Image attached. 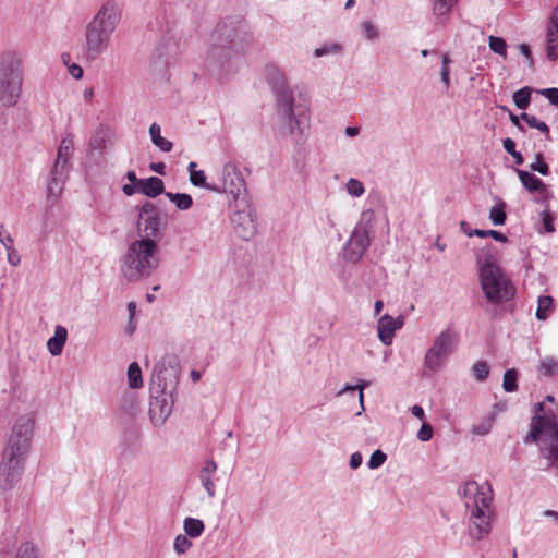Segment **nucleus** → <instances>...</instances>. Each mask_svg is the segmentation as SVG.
Masks as SVG:
<instances>
[{
    "label": "nucleus",
    "mask_w": 558,
    "mask_h": 558,
    "mask_svg": "<svg viewBox=\"0 0 558 558\" xmlns=\"http://www.w3.org/2000/svg\"><path fill=\"white\" fill-rule=\"evenodd\" d=\"M433 1V11L437 16L447 15L452 7L458 2V0H432Z\"/></svg>",
    "instance_id": "36"
},
{
    "label": "nucleus",
    "mask_w": 558,
    "mask_h": 558,
    "mask_svg": "<svg viewBox=\"0 0 558 558\" xmlns=\"http://www.w3.org/2000/svg\"><path fill=\"white\" fill-rule=\"evenodd\" d=\"M341 51H342L341 45L337 44V43H332V44L324 45L319 48H316L314 50V56L316 58H322V57L329 56V54H338Z\"/></svg>",
    "instance_id": "41"
},
{
    "label": "nucleus",
    "mask_w": 558,
    "mask_h": 558,
    "mask_svg": "<svg viewBox=\"0 0 558 558\" xmlns=\"http://www.w3.org/2000/svg\"><path fill=\"white\" fill-rule=\"evenodd\" d=\"M433 437V427L428 423H423L420 430L417 432V438L421 441H428Z\"/></svg>",
    "instance_id": "52"
},
{
    "label": "nucleus",
    "mask_w": 558,
    "mask_h": 558,
    "mask_svg": "<svg viewBox=\"0 0 558 558\" xmlns=\"http://www.w3.org/2000/svg\"><path fill=\"white\" fill-rule=\"evenodd\" d=\"M217 471V464L213 460H208L205 462L204 466L202 468L199 472V478L202 482L203 487L207 492L209 497H214L216 494V486L214 481L211 480V476Z\"/></svg>",
    "instance_id": "22"
},
{
    "label": "nucleus",
    "mask_w": 558,
    "mask_h": 558,
    "mask_svg": "<svg viewBox=\"0 0 558 558\" xmlns=\"http://www.w3.org/2000/svg\"><path fill=\"white\" fill-rule=\"evenodd\" d=\"M254 38L242 17H226L213 29L206 61L209 71L220 78L235 74Z\"/></svg>",
    "instance_id": "1"
},
{
    "label": "nucleus",
    "mask_w": 558,
    "mask_h": 558,
    "mask_svg": "<svg viewBox=\"0 0 558 558\" xmlns=\"http://www.w3.org/2000/svg\"><path fill=\"white\" fill-rule=\"evenodd\" d=\"M186 534H179L174 538L173 549L178 555L186 553L192 547V542Z\"/></svg>",
    "instance_id": "40"
},
{
    "label": "nucleus",
    "mask_w": 558,
    "mask_h": 558,
    "mask_svg": "<svg viewBox=\"0 0 558 558\" xmlns=\"http://www.w3.org/2000/svg\"><path fill=\"white\" fill-rule=\"evenodd\" d=\"M374 219L373 210H365L361 214L360 220L343 246V258L347 262L357 263L368 250L371 233L374 232Z\"/></svg>",
    "instance_id": "11"
},
{
    "label": "nucleus",
    "mask_w": 558,
    "mask_h": 558,
    "mask_svg": "<svg viewBox=\"0 0 558 558\" xmlns=\"http://www.w3.org/2000/svg\"><path fill=\"white\" fill-rule=\"evenodd\" d=\"M122 16L120 5L114 0L105 1L85 26L84 57L94 61L107 51L111 37Z\"/></svg>",
    "instance_id": "3"
},
{
    "label": "nucleus",
    "mask_w": 558,
    "mask_h": 558,
    "mask_svg": "<svg viewBox=\"0 0 558 558\" xmlns=\"http://www.w3.org/2000/svg\"><path fill=\"white\" fill-rule=\"evenodd\" d=\"M404 325V317L399 315L392 317L388 314L383 315L377 323V336L380 342L385 345H390L393 341L395 333Z\"/></svg>",
    "instance_id": "17"
},
{
    "label": "nucleus",
    "mask_w": 558,
    "mask_h": 558,
    "mask_svg": "<svg viewBox=\"0 0 558 558\" xmlns=\"http://www.w3.org/2000/svg\"><path fill=\"white\" fill-rule=\"evenodd\" d=\"M159 266L158 244L148 239H136L120 258V270L129 282L148 278Z\"/></svg>",
    "instance_id": "6"
},
{
    "label": "nucleus",
    "mask_w": 558,
    "mask_h": 558,
    "mask_svg": "<svg viewBox=\"0 0 558 558\" xmlns=\"http://www.w3.org/2000/svg\"><path fill=\"white\" fill-rule=\"evenodd\" d=\"M460 229L469 238H472V236L476 235L474 233V229H471L470 225L466 221H461L460 222Z\"/></svg>",
    "instance_id": "64"
},
{
    "label": "nucleus",
    "mask_w": 558,
    "mask_h": 558,
    "mask_svg": "<svg viewBox=\"0 0 558 558\" xmlns=\"http://www.w3.org/2000/svg\"><path fill=\"white\" fill-rule=\"evenodd\" d=\"M149 135L153 144L157 146L161 151H171L173 144L161 136L160 125L156 122L151 123V125L149 126Z\"/></svg>",
    "instance_id": "23"
},
{
    "label": "nucleus",
    "mask_w": 558,
    "mask_h": 558,
    "mask_svg": "<svg viewBox=\"0 0 558 558\" xmlns=\"http://www.w3.org/2000/svg\"><path fill=\"white\" fill-rule=\"evenodd\" d=\"M546 57L550 61L558 59V5L553 9L547 24Z\"/></svg>",
    "instance_id": "18"
},
{
    "label": "nucleus",
    "mask_w": 558,
    "mask_h": 558,
    "mask_svg": "<svg viewBox=\"0 0 558 558\" xmlns=\"http://www.w3.org/2000/svg\"><path fill=\"white\" fill-rule=\"evenodd\" d=\"M149 168H150L154 172H156V173H158V174H160V175H165V174H166V171H165V170H166V166H165V163H163V162H151V163L149 165Z\"/></svg>",
    "instance_id": "62"
},
{
    "label": "nucleus",
    "mask_w": 558,
    "mask_h": 558,
    "mask_svg": "<svg viewBox=\"0 0 558 558\" xmlns=\"http://www.w3.org/2000/svg\"><path fill=\"white\" fill-rule=\"evenodd\" d=\"M154 380L160 388V392L154 396L149 403V416L154 426H162L170 416L173 408L172 393L179 383L178 369L174 366L154 367Z\"/></svg>",
    "instance_id": "8"
},
{
    "label": "nucleus",
    "mask_w": 558,
    "mask_h": 558,
    "mask_svg": "<svg viewBox=\"0 0 558 558\" xmlns=\"http://www.w3.org/2000/svg\"><path fill=\"white\" fill-rule=\"evenodd\" d=\"M555 217L551 213L545 210L542 213V225L545 233H554L555 232V225H554Z\"/></svg>",
    "instance_id": "50"
},
{
    "label": "nucleus",
    "mask_w": 558,
    "mask_h": 558,
    "mask_svg": "<svg viewBox=\"0 0 558 558\" xmlns=\"http://www.w3.org/2000/svg\"><path fill=\"white\" fill-rule=\"evenodd\" d=\"M263 76L274 94V105L295 98L287 74L280 66L267 63L263 69Z\"/></svg>",
    "instance_id": "15"
},
{
    "label": "nucleus",
    "mask_w": 558,
    "mask_h": 558,
    "mask_svg": "<svg viewBox=\"0 0 558 558\" xmlns=\"http://www.w3.org/2000/svg\"><path fill=\"white\" fill-rule=\"evenodd\" d=\"M72 149L73 141L70 137H64L58 147L57 160L62 162H69L72 156Z\"/></svg>",
    "instance_id": "35"
},
{
    "label": "nucleus",
    "mask_w": 558,
    "mask_h": 558,
    "mask_svg": "<svg viewBox=\"0 0 558 558\" xmlns=\"http://www.w3.org/2000/svg\"><path fill=\"white\" fill-rule=\"evenodd\" d=\"M488 46L493 52L502 57L505 60L507 59V43L502 37L490 35L488 37Z\"/></svg>",
    "instance_id": "34"
},
{
    "label": "nucleus",
    "mask_w": 558,
    "mask_h": 558,
    "mask_svg": "<svg viewBox=\"0 0 558 558\" xmlns=\"http://www.w3.org/2000/svg\"><path fill=\"white\" fill-rule=\"evenodd\" d=\"M518 373L514 368L507 369L504 374L502 387L507 392H513L518 389Z\"/></svg>",
    "instance_id": "37"
},
{
    "label": "nucleus",
    "mask_w": 558,
    "mask_h": 558,
    "mask_svg": "<svg viewBox=\"0 0 558 558\" xmlns=\"http://www.w3.org/2000/svg\"><path fill=\"white\" fill-rule=\"evenodd\" d=\"M165 195L179 210H187L193 206V198L190 194L166 192Z\"/></svg>",
    "instance_id": "25"
},
{
    "label": "nucleus",
    "mask_w": 558,
    "mask_h": 558,
    "mask_svg": "<svg viewBox=\"0 0 558 558\" xmlns=\"http://www.w3.org/2000/svg\"><path fill=\"white\" fill-rule=\"evenodd\" d=\"M362 461H363V457L360 452L356 451V452L352 453L350 457V462H349L350 468L353 470H356L357 468L361 466Z\"/></svg>",
    "instance_id": "58"
},
{
    "label": "nucleus",
    "mask_w": 558,
    "mask_h": 558,
    "mask_svg": "<svg viewBox=\"0 0 558 558\" xmlns=\"http://www.w3.org/2000/svg\"><path fill=\"white\" fill-rule=\"evenodd\" d=\"M387 460V454L380 449L375 450L367 461V466L371 470L380 468Z\"/></svg>",
    "instance_id": "46"
},
{
    "label": "nucleus",
    "mask_w": 558,
    "mask_h": 558,
    "mask_svg": "<svg viewBox=\"0 0 558 558\" xmlns=\"http://www.w3.org/2000/svg\"><path fill=\"white\" fill-rule=\"evenodd\" d=\"M183 529L187 536L195 538L202 535L205 525L199 519L186 518L183 522Z\"/></svg>",
    "instance_id": "28"
},
{
    "label": "nucleus",
    "mask_w": 558,
    "mask_h": 558,
    "mask_svg": "<svg viewBox=\"0 0 558 558\" xmlns=\"http://www.w3.org/2000/svg\"><path fill=\"white\" fill-rule=\"evenodd\" d=\"M517 173H518V177H519L522 185L530 193H535V192H538L539 194L547 193L546 184L539 178H537L535 174H533L529 171H525V170H521V169H517Z\"/></svg>",
    "instance_id": "19"
},
{
    "label": "nucleus",
    "mask_w": 558,
    "mask_h": 558,
    "mask_svg": "<svg viewBox=\"0 0 558 558\" xmlns=\"http://www.w3.org/2000/svg\"><path fill=\"white\" fill-rule=\"evenodd\" d=\"M451 60L448 54H442L441 57V70H440V80L446 88L450 86V68L449 64Z\"/></svg>",
    "instance_id": "45"
},
{
    "label": "nucleus",
    "mask_w": 558,
    "mask_h": 558,
    "mask_svg": "<svg viewBox=\"0 0 558 558\" xmlns=\"http://www.w3.org/2000/svg\"><path fill=\"white\" fill-rule=\"evenodd\" d=\"M16 558H37L35 547L29 543L22 544L19 548Z\"/></svg>",
    "instance_id": "51"
},
{
    "label": "nucleus",
    "mask_w": 558,
    "mask_h": 558,
    "mask_svg": "<svg viewBox=\"0 0 558 558\" xmlns=\"http://www.w3.org/2000/svg\"><path fill=\"white\" fill-rule=\"evenodd\" d=\"M535 415L531 420L530 432L524 441L538 442L544 457L558 470V417L553 412L543 413L544 403L534 405Z\"/></svg>",
    "instance_id": "7"
},
{
    "label": "nucleus",
    "mask_w": 558,
    "mask_h": 558,
    "mask_svg": "<svg viewBox=\"0 0 558 558\" xmlns=\"http://www.w3.org/2000/svg\"><path fill=\"white\" fill-rule=\"evenodd\" d=\"M33 427L34 418L31 415L19 417L13 426L0 463V487L4 490L12 488L23 472Z\"/></svg>",
    "instance_id": "2"
},
{
    "label": "nucleus",
    "mask_w": 558,
    "mask_h": 558,
    "mask_svg": "<svg viewBox=\"0 0 558 558\" xmlns=\"http://www.w3.org/2000/svg\"><path fill=\"white\" fill-rule=\"evenodd\" d=\"M69 72L75 80H80L83 76V69L75 63L69 65Z\"/></svg>",
    "instance_id": "60"
},
{
    "label": "nucleus",
    "mask_w": 558,
    "mask_h": 558,
    "mask_svg": "<svg viewBox=\"0 0 558 558\" xmlns=\"http://www.w3.org/2000/svg\"><path fill=\"white\" fill-rule=\"evenodd\" d=\"M411 413L413 416H415L422 421L425 418L424 409L421 405H417V404L413 405L411 408Z\"/></svg>",
    "instance_id": "63"
},
{
    "label": "nucleus",
    "mask_w": 558,
    "mask_h": 558,
    "mask_svg": "<svg viewBox=\"0 0 558 558\" xmlns=\"http://www.w3.org/2000/svg\"><path fill=\"white\" fill-rule=\"evenodd\" d=\"M518 49L530 61V64H532L533 59H532V50H531L530 46L527 44L523 43V44L518 45Z\"/></svg>",
    "instance_id": "59"
},
{
    "label": "nucleus",
    "mask_w": 558,
    "mask_h": 558,
    "mask_svg": "<svg viewBox=\"0 0 558 558\" xmlns=\"http://www.w3.org/2000/svg\"><path fill=\"white\" fill-rule=\"evenodd\" d=\"M151 64L155 69L161 70L159 65H166L167 60H162V54L160 52L154 53L151 59Z\"/></svg>",
    "instance_id": "61"
},
{
    "label": "nucleus",
    "mask_w": 558,
    "mask_h": 558,
    "mask_svg": "<svg viewBox=\"0 0 558 558\" xmlns=\"http://www.w3.org/2000/svg\"><path fill=\"white\" fill-rule=\"evenodd\" d=\"M506 205L504 203L494 206L489 211V219L495 226H502L507 220V215L505 210Z\"/></svg>",
    "instance_id": "38"
},
{
    "label": "nucleus",
    "mask_w": 558,
    "mask_h": 558,
    "mask_svg": "<svg viewBox=\"0 0 558 558\" xmlns=\"http://www.w3.org/2000/svg\"><path fill=\"white\" fill-rule=\"evenodd\" d=\"M368 381L364 380V379H359L357 384L354 385L355 386V390H359V401H360V405H361V411L357 413L359 415L362 413V411L365 410L364 408V389L368 386Z\"/></svg>",
    "instance_id": "54"
},
{
    "label": "nucleus",
    "mask_w": 558,
    "mask_h": 558,
    "mask_svg": "<svg viewBox=\"0 0 558 558\" xmlns=\"http://www.w3.org/2000/svg\"><path fill=\"white\" fill-rule=\"evenodd\" d=\"M459 343V332L448 327L434 339L424 356V367L433 373L439 372L454 353Z\"/></svg>",
    "instance_id": "12"
},
{
    "label": "nucleus",
    "mask_w": 558,
    "mask_h": 558,
    "mask_svg": "<svg viewBox=\"0 0 558 558\" xmlns=\"http://www.w3.org/2000/svg\"><path fill=\"white\" fill-rule=\"evenodd\" d=\"M538 372L545 377L558 375V359L555 356H545L541 360Z\"/></svg>",
    "instance_id": "26"
},
{
    "label": "nucleus",
    "mask_w": 558,
    "mask_h": 558,
    "mask_svg": "<svg viewBox=\"0 0 558 558\" xmlns=\"http://www.w3.org/2000/svg\"><path fill=\"white\" fill-rule=\"evenodd\" d=\"M531 87H522L519 90L514 92L512 96L513 102L519 109H526L531 102Z\"/></svg>",
    "instance_id": "32"
},
{
    "label": "nucleus",
    "mask_w": 558,
    "mask_h": 558,
    "mask_svg": "<svg viewBox=\"0 0 558 558\" xmlns=\"http://www.w3.org/2000/svg\"><path fill=\"white\" fill-rule=\"evenodd\" d=\"M502 146L504 149L514 158L517 165H522L524 162L522 154L515 150V142L512 138H505L502 141Z\"/></svg>",
    "instance_id": "43"
},
{
    "label": "nucleus",
    "mask_w": 558,
    "mask_h": 558,
    "mask_svg": "<svg viewBox=\"0 0 558 558\" xmlns=\"http://www.w3.org/2000/svg\"><path fill=\"white\" fill-rule=\"evenodd\" d=\"M554 305V299L549 295H541L537 301L536 318L545 320L549 317Z\"/></svg>",
    "instance_id": "27"
},
{
    "label": "nucleus",
    "mask_w": 558,
    "mask_h": 558,
    "mask_svg": "<svg viewBox=\"0 0 558 558\" xmlns=\"http://www.w3.org/2000/svg\"><path fill=\"white\" fill-rule=\"evenodd\" d=\"M530 169L532 171L538 172L542 175H548L549 174V167L543 160V155L541 153L536 154V159H535L534 162H532L530 165Z\"/></svg>",
    "instance_id": "48"
},
{
    "label": "nucleus",
    "mask_w": 558,
    "mask_h": 558,
    "mask_svg": "<svg viewBox=\"0 0 558 558\" xmlns=\"http://www.w3.org/2000/svg\"><path fill=\"white\" fill-rule=\"evenodd\" d=\"M474 233L478 238H493L495 241H498L501 243H505L508 241V238L504 233L496 231V230L474 229Z\"/></svg>",
    "instance_id": "47"
},
{
    "label": "nucleus",
    "mask_w": 558,
    "mask_h": 558,
    "mask_svg": "<svg viewBox=\"0 0 558 558\" xmlns=\"http://www.w3.org/2000/svg\"><path fill=\"white\" fill-rule=\"evenodd\" d=\"M24 82V59L16 51H7L0 56V101L2 106L13 107L22 95Z\"/></svg>",
    "instance_id": "10"
},
{
    "label": "nucleus",
    "mask_w": 558,
    "mask_h": 558,
    "mask_svg": "<svg viewBox=\"0 0 558 558\" xmlns=\"http://www.w3.org/2000/svg\"><path fill=\"white\" fill-rule=\"evenodd\" d=\"M68 162H62L56 159V162L51 169L50 174L66 178Z\"/></svg>",
    "instance_id": "55"
},
{
    "label": "nucleus",
    "mask_w": 558,
    "mask_h": 558,
    "mask_svg": "<svg viewBox=\"0 0 558 558\" xmlns=\"http://www.w3.org/2000/svg\"><path fill=\"white\" fill-rule=\"evenodd\" d=\"M221 192L232 196L234 207H239L240 203L247 201L246 183L235 163H225L221 171Z\"/></svg>",
    "instance_id": "14"
},
{
    "label": "nucleus",
    "mask_w": 558,
    "mask_h": 558,
    "mask_svg": "<svg viewBox=\"0 0 558 558\" xmlns=\"http://www.w3.org/2000/svg\"><path fill=\"white\" fill-rule=\"evenodd\" d=\"M272 130L276 135L290 138L294 147L301 148L308 138L310 112L295 98L274 105Z\"/></svg>",
    "instance_id": "4"
},
{
    "label": "nucleus",
    "mask_w": 558,
    "mask_h": 558,
    "mask_svg": "<svg viewBox=\"0 0 558 558\" xmlns=\"http://www.w3.org/2000/svg\"><path fill=\"white\" fill-rule=\"evenodd\" d=\"M190 182L196 187H203L215 193H221L220 185L208 183L206 181V174L203 170L193 171L190 175Z\"/></svg>",
    "instance_id": "24"
},
{
    "label": "nucleus",
    "mask_w": 558,
    "mask_h": 558,
    "mask_svg": "<svg viewBox=\"0 0 558 558\" xmlns=\"http://www.w3.org/2000/svg\"><path fill=\"white\" fill-rule=\"evenodd\" d=\"M362 34L367 40H376L379 37V31L372 21H365L361 25Z\"/></svg>",
    "instance_id": "44"
},
{
    "label": "nucleus",
    "mask_w": 558,
    "mask_h": 558,
    "mask_svg": "<svg viewBox=\"0 0 558 558\" xmlns=\"http://www.w3.org/2000/svg\"><path fill=\"white\" fill-rule=\"evenodd\" d=\"M520 118L532 129H536L538 130L539 132L544 133L546 135V137L548 138L549 136V128L548 125L544 122V121H541L538 120L535 116H532V114H529L526 112H523L520 114Z\"/></svg>",
    "instance_id": "33"
},
{
    "label": "nucleus",
    "mask_w": 558,
    "mask_h": 558,
    "mask_svg": "<svg viewBox=\"0 0 558 558\" xmlns=\"http://www.w3.org/2000/svg\"><path fill=\"white\" fill-rule=\"evenodd\" d=\"M493 422H494L493 417H488L484 422L474 425L472 427V434L477 435V436H486L492 430Z\"/></svg>",
    "instance_id": "49"
},
{
    "label": "nucleus",
    "mask_w": 558,
    "mask_h": 558,
    "mask_svg": "<svg viewBox=\"0 0 558 558\" xmlns=\"http://www.w3.org/2000/svg\"><path fill=\"white\" fill-rule=\"evenodd\" d=\"M68 339V330L61 325H57L54 333L47 341V349L52 356H58L62 353L64 344Z\"/></svg>",
    "instance_id": "20"
},
{
    "label": "nucleus",
    "mask_w": 558,
    "mask_h": 558,
    "mask_svg": "<svg viewBox=\"0 0 558 558\" xmlns=\"http://www.w3.org/2000/svg\"><path fill=\"white\" fill-rule=\"evenodd\" d=\"M3 229H4L3 226H0V243L7 250L8 246H12L13 239L11 238V235L9 233L4 232Z\"/></svg>",
    "instance_id": "57"
},
{
    "label": "nucleus",
    "mask_w": 558,
    "mask_h": 558,
    "mask_svg": "<svg viewBox=\"0 0 558 558\" xmlns=\"http://www.w3.org/2000/svg\"><path fill=\"white\" fill-rule=\"evenodd\" d=\"M7 257H8L9 264H11L12 266H17L21 262V257H20L17 251L13 246H8Z\"/></svg>",
    "instance_id": "56"
},
{
    "label": "nucleus",
    "mask_w": 558,
    "mask_h": 558,
    "mask_svg": "<svg viewBox=\"0 0 558 558\" xmlns=\"http://www.w3.org/2000/svg\"><path fill=\"white\" fill-rule=\"evenodd\" d=\"M345 190H347L348 194L353 197H361L365 192V187H364L363 183L360 180L354 179V178H351L348 180V182L345 184Z\"/></svg>",
    "instance_id": "42"
},
{
    "label": "nucleus",
    "mask_w": 558,
    "mask_h": 558,
    "mask_svg": "<svg viewBox=\"0 0 558 558\" xmlns=\"http://www.w3.org/2000/svg\"><path fill=\"white\" fill-rule=\"evenodd\" d=\"M478 280L486 300L501 304L510 301L515 294V288L509 277L492 259L477 257Z\"/></svg>",
    "instance_id": "9"
},
{
    "label": "nucleus",
    "mask_w": 558,
    "mask_h": 558,
    "mask_svg": "<svg viewBox=\"0 0 558 558\" xmlns=\"http://www.w3.org/2000/svg\"><path fill=\"white\" fill-rule=\"evenodd\" d=\"M167 227V214L151 202H145L138 214L136 230L138 239H148L158 244Z\"/></svg>",
    "instance_id": "13"
},
{
    "label": "nucleus",
    "mask_w": 558,
    "mask_h": 558,
    "mask_svg": "<svg viewBox=\"0 0 558 558\" xmlns=\"http://www.w3.org/2000/svg\"><path fill=\"white\" fill-rule=\"evenodd\" d=\"M538 93L542 94L543 96H545L551 105H555L558 107V88H556V87L544 88V89H541Z\"/></svg>",
    "instance_id": "53"
},
{
    "label": "nucleus",
    "mask_w": 558,
    "mask_h": 558,
    "mask_svg": "<svg viewBox=\"0 0 558 558\" xmlns=\"http://www.w3.org/2000/svg\"><path fill=\"white\" fill-rule=\"evenodd\" d=\"M461 494L470 511V535L475 539H482L492 530V487L487 482L478 484L470 481L465 483Z\"/></svg>",
    "instance_id": "5"
},
{
    "label": "nucleus",
    "mask_w": 558,
    "mask_h": 558,
    "mask_svg": "<svg viewBox=\"0 0 558 558\" xmlns=\"http://www.w3.org/2000/svg\"><path fill=\"white\" fill-rule=\"evenodd\" d=\"M109 135L110 132L108 129L104 126L98 128L89 140V147L95 150L104 149Z\"/></svg>",
    "instance_id": "30"
},
{
    "label": "nucleus",
    "mask_w": 558,
    "mask_h": 558,
    "mask_svg": "<svg viewBox=\"0 0 558 558\" xmlns=\"http://www.w3.org/2000/svg\"><path fill=\"white\" fill-rule=\"evenodd\" d=\"M65 178L50 174V179L47 183V197L48 199H56L62 192Z\"/></svg>",
    "instance_id": "31"
},
{
    "label": "nucleus",
    "mask_w": 558,
    "mask_h": 558,
    "mask_svg": "<svg viewBox=\"0 0 558 558\" xmlns=\"http://www.w3.org/2000/svg\"><path fill=\"white\" fill-rule=\"evenodd\" d=\"M138 191L151 198L166 193L163 181L158 177H150L138 181Z\"/></svg>",
    "instance_id": "21"
},
{
    "label": "nucleus",
    "mask_w": 558,
    "mask_h": 558,
    "mask_svg": "<svg viewBox=\"0 0 558 558\" xmlns=\"http://www.w3.org/2000/svg\"><path fill=\"white\" fill-rule=\"evenodd\" d=\"M128 383L132 389H138L143 386L142 371L136 362H132L128 367Z\"/></svg>",
    "instance_id": "29"
},
{
    "label": "nucleus",
    "mask_w": 558,
    "mask_h": 558,
    "mask_svg": "<svg viewBox=\"0 0 558 558\" xmlns=\"http://www.w3.org/2000/svg\"><path fill=\"white\" fill-rule=\"evenodd\" d=\"M231 217L233 231L242 240H251L257 232L256 213L248 201L240 203Z\"/></svg>",
    "instance_id": "16"
},
{
    "label": "nucleus",
    "mask_w": 558,
    "mask_h": 558,
    "mask_svg": "<svg viewBox=\"0 0 558 558\" xmlns=\"http://www.w3.org/2000/svg\"><path fill=\"white\" fill-rule=\"evenodd\" d=\"M472 374L477 381H484L489 375V365L485 361H477L472 366Z\"/></svg>",
    "instance_id": "39"
}]
</instances>
